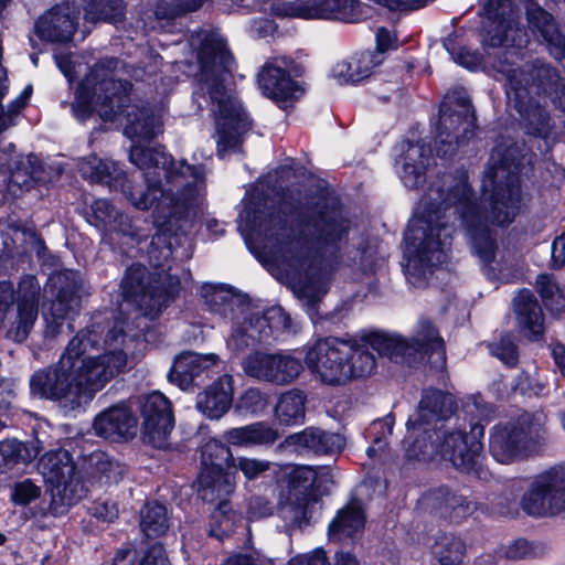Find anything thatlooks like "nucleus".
Wrapping results in <instances>:
<instances>
[{"instance_id": "nucleus-1", "label": "nucleus", "mask_w": 565, "mask_h": 565, "mask_svg": "<svg viewBox=\"0 0 565 565\" xmlns=\"http://www.w3.org/2000/svg\"><path fill=\"white\" fill-rule=\"evenodd\" d=\"M120 64L117 58L98 62L79 84L72 109L78 120H85L93 111L106 121L125 117L124 132L134 142L129 159L143 171L146 188L128 184L118 163L96 156L83 159L78 169L92 182L120 189L136 209L147 211L153 207L157 234L152 245L167 242L164 249L169 256L172 237L179 241V233L188 225L191 213L203 202L204 168L175 160L161 147L139 145L161 131V121L149 106L126 105L130 84L116 78Z\"/></svg>"}, {"instance_id": "nucleus-2", "label": "nucleus", "mask_w": 565, "mask_h": 565, "mask_svg": "<svg viewBox=\"0 0 565 565\" xmlns=\"http://www.w3.org/2000/svg\"><path fill=\"white\" fill-rule=\"evenodd\" d=\"M531 163L524 145H498L491 152L477 202L466 175L433 184L420 199L405 233V276L424 287L448 259L457 216L475 253L484 262L494 257L495 239L490 225L511 223L521 207L518 173Z\"/></svg>"}, {"instance_id": "nucleus-3", "label": "nucleus", "mask_w": 565, "mask_h": 565, "mask_svg": "<svg viewBox=\"0 0 565 565\" xmlns=\"http://www.w3.org/2000/svg\"><path fill=\"white\" fill-rule=\"evenodd\" d=\"M241 231L254 244L275 275L294 285L309 310L327 292L332 271L351 228L342 210L319 200L306 211L286 213L256 211L246 206L239 214Z\"/></svg>"}, {"instance_id": "nucleus-4", "label": "nucleus", "mask_w": 565, "mask_h": 565, "mask_svg": "<svg viewBox=\"0 0 565 565\" xmlns=\"http://www.w3.org/2000/svg\"><path fill=\"white\" fill-rule=\"evenodd\" d=\"M484 10L483 44L498 49L493 61L487 63L504 78L508 104L520 115L529 134L541 135L547 128L548 114L535 98L544 95L554 99L563 94L559 75L539 60L523 68L514 66L527 43V33L520 25V11L512 0H487Z\"/></svg>"}, {"instance_id": "nucleus-5", "label": "nucleus", "mask_w": 565, "mask_h": 565, "mask_svg": "<svg viewBox=\"0 0 565 565\" xmlns=\"http://www.w3.org/2000/svg\"><path fill=\"white\" fill-rule=\"evenodd\" d=\"M99 333L95 327L78 332L55 365L31 375V394L56 401L66 411H77L90 403L127 364V353L122 350L106 345L100 351Z\"/></svg>"}, {"instance_id": "nucleus-6", "label": "nucleus", "mask_w": 565, "mask_h": 565, "mask_svg": "<svg viewBox=\"0 0 565 565\" xmlns=\"http://www.w3.org/2000/svg\"><path fill=\"white\" fill-rule=\"evenodd\" d=\"M454 409L455 401L450 394L439 390L424 391L416 412L407 422V433L403 440L406 455L413 459H430L439 454L456 469L487 480L489 472L479 462L484 434L482 425H472L469 435L461 431L447 434L441 444L426 441L433 435L438 436V423L447 419Z\"/></svg>"}, {"instance_id": "nucleus-7", "label": "nucleus", "mask_w": 565, "mask_h": 565, "mask_svg": "<svg viewBox=\"0 0 565 565\" xmlns=\"http://www.w3.org/2000/svg\"><path fill=\"white\" fill-rule=\"evenodd\" d=\"M201 65L199 88L195 96L209 98L214 117L217 151L223 157L234 151L242 136L249 128V120L241 103L224 83L233 65V56L226 42L218 35H209L199 52Z\"/></svg>"}, {"instance_id": "nucleus-8", "label": "nucleus", "mask_w": 565, "mask_h": 565, "mask_svg": "<svg viewBox=\"0 0 565 565\" xmlns=\"http://www.w3.org/2000/svg\"><path fill=\"white\" fill-rule=\"evenodd\" d=\"M202 296L213 311L232 321V333L226 344L235 353L290 328V318L281 307L262 311L246 297L235 295L225 286L205 285Z\"/></svg>"}, {"instance_id": "nucleus-9", "label": "nucleus", "mask_w": 565, "mask_h": 565, "mask_svg": "<svg viewBox=\"0 0 565 565\" xmlns=\"http://www.w3.org/2000/svg\"><path fill=\"white\" fill-rule=\"evenodd\" d=\"M178 286L179 280L170 277L169 286L163 287L154 275L140 264H134L127 268L120 289L124 299L135 305L137 311L131 322L119 319L115 322L105 339V345L127 353L129 343L145 335V330L148 328L146 317L158 315L174 297Z\"/></svg>"}, {"instance_id": "nucleus-10", "label": "nucleus", "mask_w": 565, "mask_h": 565, "mask_svg": "<svg viewBox=\"0 0 565 565\" xmlns=\"http://www.w3.org/2000/svg\"><path fill=\"white\" fill-rule=\"evenodd\" d=\"M547 414L539 409L495 425L490 434L492 457L500 463H512L536 454L547 440Z\"/></svg>"}, {"instance_id": "nucleus-11", "label": "nucleus", "mask_w": 565, "mask_h": 565, "mask_svg": "<svg viewBox=\"0 0 565 565\" xmlns=\"http://www.w3.org/2000/svg\"><path fill=\"white\" fill-rule=\"evenodd\" d=\"M475 114L468 93L463 88L448 92L440 105L436 152L452 156L469 134H472Z\"/></svg>"}, {"instance_id": "nucleus-12", "label": "nucleus", "mask_w": 565, "mask_h": 565, "mask_svg": "<svg viewBox=\"0 0 565 565\" xmlns=\"http://www.w3.org/2000/svg\"><path fill=\"white\" fill-rule=\"evenodd\" d=\"M39 470L55 505L70 507L86 495V484L68 451L57 449L44 454L40 459Z\"/></svg>"}, {"instance_id": "nucleus-13", "label": "nucleus", "mask_w": 565, "mask_h": 565, "mask_svg": "<svg viewBox=\"0 0 565 565\" xmlns=\"http://www.w3.org/2000/svg\"><path fill=\"white\" fill-rule=\"evenodd\" d=\"M234 455L223 440L212 438L201 450L198 492L203 501L214 502L234 491V471L228 470Z\"/></svg>"}, {"instance_id": "nucleus-14", "label": "nucleus", "mask_w": 565, "mask_h": 565, "mask_svg": "<svg viewBox=\"0 0 565 565\" xmlns=\"http://www.w3.org/2000/svg\"><path fill=\"white\" fill-rule=\"evenodd\" d=\"M50 281L56 289V298L44 309L43 317L46 337L55 338L64 328L72 330L71 320L79 305L83 279L78 271L65 269L52 275Z\"/></svg>"}, {"instance_id": "nucleus-15", "label": "nucleus", "mask_w": 565, "mask_h": 565, "mask_svg": "<svg viewBox=\"0 0 565 565\" xmlns=\"http://www.w3.org/2000/svg\"><path fill=\"white\" fill-rule=\"evenodd\" d=\"M521 507L532 516H550L565 511V463L536 476L522 497Z\"/></svg>"}, {"instance_id": "nucleus-16", "label": "nucleus", "mask_w": 565, "mask_h": 565, "mask_svg": "<svg viewBox=\"0 0 565 565\" xmlns=\"http://www.w3.org/2000/svg\"><path fill=\"white\" fill-rule=\"evenodd\" d=\"M351 353L350 342L339 338H327L309 348L305 362L323 383L340 385L350 380L348 359Z\"/></svg>"}, {"instance_id": "nucleus-17", "label": "nucleus", "mask_w": 565, "mask_h": 565, "mask_svg": "<svg viewBox=\"0 0 565 565\" xmlns=\"http://www.w3.org/2000/svg\"><path fill=\"white\" fill-rule=\"evenodd\" d=\"M242 367L248 376L277 386L292 384L303 372L301 360L287 351L255 350L243 359Z\"/></svg>"}, {"instance_id": "nucleus-18", "label": "nucleus", "mask_w": 565, "mask_h": 565, "mask_svg": "<svg viewBox=\"0 0 565 565\" xmlns=\"http://www.w3.org/2000/svg\"><path fill=\"white\" fill-rule=\"evenodd\" d=\"M352 353L348 359V367L351 371L350 380L371 375L375 369V358L370 349L376 351L380 355L387 356L391 360H398L401 354H405L408 344L398 334H387L381 332L371 333L361 339V341L349 340Z\"/></svg>"}, {"instance_id": "nucleus-19", "label": "nucleus", "mask_w": 565, "mask_h": 565, "mask_svg": "<svg viewBox=\"0 0 565 565\" xmlns=\"http://www.w3.org/2000/svg\"><path fill=\"white\" fill-rule=\"evenodd\" d=\"M143 417V439L156 448H166L174 426L169 399L160 392H152L140 399Z\"/></svg>"}, {"instance_id": "nucleus-20", "label": "nucleus", "mask_w": 565, "mask_h": 565, "mask_svg": "<svg viewBox=\"0 0 565 565\" xmlns=\"http://www.w3.org/2000/svg\"><path fill=\"white\" fill-rule=\"evenodd\" d=\"M289 60L275 57L265 63L258 74V84L268 98L273 99L280 108H287V103L299 98L303 89L290 78L287 73Z\"/></svg>"}, {"instance_id": "nucleus-21", "label": "nucleus", "mask_w": 565, "mask_h": 565, "mask_svg": "<svg viewBox=\"0 0 565 565\" xmlns=\"http://www.w3.org/2000/svg\"><path fill=\"white\" fill-rule=\"evenodd\" d=\"M296 475L298 478L308 481L309 486L303 488L294 487L287 500L279 508V515L289 529H300L308 525L318 502L317 497L309 489L316 479L315 470L303 467L298 469Z\"/></svg>"}, {"instance_id": "nucleus-22", "label": "nucleus", "mask_w": 565, "mask_h": 565, "mask_svg": "<svg viewBox=\"0 0 565 565\" xmlns=\"http://www.w3.org/2000/svg\"><path fill=\"white\" fill-rule=\"evenodd\" d=\"M78 12L68 3L57 4L43 13L34 24L36 36L51 43L72 40L77 26Z\"/></svg>"}, {"instance_id": "nucleus-23", "label": "nucleus", "mask_w": 565, "mask_h": 565, "mask_svg": "<svg viewBox=\"0 0 565 565\" xmlns=\"http://www.w3.org/2000/svg\"><path fill=\"white\" fill-rule=\"evenodd\" d=\"M40 284L34 276L21 278L17 290L18 321L8 331V337L15 342L24 341L38 318V298Z\"/></svg>"}, {"instance_id": "nucleus-24", "label": "nucleus", "mask_w": 565, "mask_h": 565, "mask_svg": "<svg viewBox=\"0 0 565 565\" xmlns=\"http://www.w3.org/2000/svg\"><path fill=\"white\" fill-rule=\"evenodd\" d=\"M292 14L302 19H323L353 22L359 19V0H300Z\"/></svg>"}, {"instance_id": "nucleus-25", "label": "nucleus", "mask_w": 565, "mask_h": 565, "mask_svg": "<svg viewBox=\"0 0 565 565\" xmlns=\"http://www.w3.org/2000/svg\"><path fill=\"white\" fill-rule=\"evenodd\" d=\"M218 362L216 354H199L195 352H183L178 355L169 372V381L181 390H188L191 385L198 384L203 376H207L210 369Z\"/></svg>"}, {"instance_id": "nucleus-26", "label": "nucleus", "mask_w": 565, "mask_h": 565, "mask_svg": "<svg viewBox=\"0 0 565 565\" xmlns=\"http://www.w3.org/2000/svg\"><path fill=\"white\" fill-rule=\"evenodd\" d=\"M138 420L124 405L111 406L95 417L93 427L96 435L118 441L130 439L137 433Z\"/></svg>"}, {"instance_id": "nucleus-27", "label": "nucleus", "mask_w": 565, "mask_h": 565, "mask_svg": "<svg viewBox=\"0 0 565 565\" xmlns=\"http://www.w3.org/2000/svg\"><path fill=\"white\" fill-rule=\"evenodd\" d=\"M418 508L455 521L466 518L477 509L476 504L463 495L450 493L445 488L423 494L418 500Z\"/></svg>"}, {"instance_id": "nucleus-28", "label": "nucleus", "mask_w": 565, "mask_h": 565, "mask_svg": "<svg viewBox=\"0 0 565 565\" xmlns=\"http://www.w3.org/2000/svg\"><path fill=\"white\" fill-rule=\"evenodd\" d=\"M233 377L224 375L196 396V408L211 419H220L231 408Z\"/></svg>"}, {"instance_id": "nucleus-29", "label": "nucleus", "mask_w": 565, "mask_h": 565, "mask_svg": "<svg viewBox=\"0 0 565 565\" xmlns=\"http://www.w3.org/2000/svg\"><path fill=\"white\" fill-rule=\"evenodd\" d=\"M279 435L270 424L266 422H256L241 427H234L225 430L222 435L223 440L233 447L252 448L273 445Z\"/></svg>"}, {"instance_id": "nucleus-30", "label": "nucleus", "mask_w": 565, "mask_h": 565, "mask_svg": "<svg viewBox=\"0 0 565 565\" xmlns=\"http://www.w3.org/2000/svg\"><path fill=\"white\" fill-rule=\"evenodd\" d=\"M384 62L382 53L365 51L337 63L332 75L340 84L358 83L369 77L373 70Z\"/></svg>"}, {"instance_id": "nucleus-31", "label": "nucleus", "mask_w": 565, "mask_h": 565, "mask_svg": "<svg viewBox=\"0 0 565 565\" xmlns=\"http://www.w3.org/2000/svg\"><path fill=\"white\" fill-rule=\"evenodd\" d=\"M429 161L430 150L426 146L407 143L405 154L396 161L399 178L406 188L415 189L424 182Z\"/></svg>"}, {"instance_id": "nucleus-32", "label": "nucleus", "mask_w": 565, "mask_h": 565, "mask_svg": "<svg viewBox=\"0 0 565 565\" xmlns=\"http://www.w3.org/2000/svg\"><path fill=\"white\" fill-rule=\"evenodd\" d=\"M527 20L530 26L543 38L551 55L557 61L565 58V36L557 29L553 17L541 7L531 6L527 8Z\"/></svg>"}, {"instance_id": "nucleus-33", "label": "nucleus", "mask_w": 565, "mask_h": 565, "mask_svg": "<svg viewBox=\"0 0 565 565\" xmlns=\"http://www.w3.org/2000/svg\"><path fill=\"white\" fill-rule=\"evenodd\" d=\"M287 441L289 445L309 449L318 455H332L344 447V438L341 435L316 428H307L294 434Z\"/></svg>"}, {"instance_id": "nucleus-34", "label": "nucleus", "mask_w": 565, "mask_h": 565, "mask_svg": "<svg viewBox=\"0 0 565 565\" xmlns=\"http://www.w3.org/2000/svg\"><path fill=\"white\" fill-rule=\"evenodd\" d=\"M365 514L360 504L352 502L338 511L329 524V536L334 541L355 539L364 530Z\"/></svg>"}, {"instance_id": "nucleus-35", "label": "nucleus", "mask_w": 565, "mask_h": 565, "mask_svg": "<svg viewBox=\"0 0 565 565\" xmlns=\"http://www.w3.org/2000/svg\"><path fill=\"white\" fill-rule=\"evenodd\" d=\"M514 309L519 323L529 330V338L537 340L544 332L543 311L530 290H522L514 298Z\"/></svg>"}, {"instance_id": "nucleus-36", "label": "nucleus", "mask_w": 565, "mask_h": 565, "mask_svg": "<svg viewBox=\"0 0 565 565\" xmlns=\"http://www.w3.org/2000/svg\"><path fill=\"white\" fill-rule=\"evenodd\" d=\"M407 344L405 354H401V360H409L415 354H427L428 352L444 353V340L437 329L427 319L419 320L417 331L412 340L399 335Z\"/></svg>"}, {"instance_id": "nucleus-37", "label": "nucleus", "mask_w": 565, "mask_h": 565, "mask_svg": "<svg viewBox=\"0 0 565 565\" xmlns=\"http://www.w3.org/2000/svg\"><path fill=\"white\" fill-rule=\"evenodd\" d=\"M307 396L298 388L284 392L275 406V417L286 426L302 424L306 416Z\"/></svg>"}, {"instance_id": "nucleus-38", "label": "nucleus", "mask_w": 565, "mask_h": 565, "mask_svg": "<svg viewBox=\"0 0 565 565\" xmlns=\"http://www.w3.org/2000/svg\"><path fill=\"white\" fill-rule=\"evenodd\" d=\"M41 162L34 154H29L21 158L15 163V168L11 171L9 179V189L14 191L19 189L21 191L29 190L33 183L42 181L40 175Z\"/></svg>"}, {"instance_id": "nucleus-39", "label": "nucleus", "mask_w": 565, "mask_h": 565, "mask_svg": "<svg viewBox=\"0 0 565 565\" xmlns=\"http://www.w3.org/2000/svg\"><path fill=\"white\" fill-rule=\"evenodd\" d=\"M225 498L218 499L220 504L212 512L209 525V535L220 541L228 536L242 522V515L231 509Z\"/></svg>"}, {"instance_id": "nucleus-40", "label": "nucleus", "mask_w": 565, "mask_h": 565, "mask_svg": "<svg viewBox=\"0 0 565 565\" xmlns=\"http://www.w3.org/2000/svg\"><path fill=\"white\" fill-rule=\"evenodd\" d=\"M140 526L147 537H157L169 529L167 508L158 502H148L141 510Z\"/></svg>"}, {"instance_id": "nucleus-41", "label": "nucleus", "mask_w": 565, "mask_h": 565, "mask_svg": "<svg viewBox=\"0 0 565 565\" xmlns=\"http://www.w3.org/2000/svg\"><path fill=\"white\" fill-rule=\"evenodd\" d=\"M84 10L85 19L93 22L104 20L117 23L125 17L122 0H86Z\"/></svg>"}, {"instance_id": "nucleus-42", "label": "nucleus", "mask_w": 565, "mask_h": 565, "mask_svg": "<svg viewBox=\"0 0 565 565\" xmlns=\"http://www.w3.org/2000/svg\"><path fill=\"white\" fill-rule=\"evenodd\" d=\"M433 554L441 565H457L463 559L466 545L461 539L444 534L436 540Z\"/></svg>"}, {"instance_id": "nucleus-43", "label": "nucleus", "mask_w": 565, "mask_h": 565, "mask_svg": "<svg viewBox=\"0 0 565 565\" xmlns=\"http://www.w3.org/2000/svg\"><path fill=\"white\" fill-rule=\"evenodd\" d=\"M270 462L268 460L250 458L246 456H234L228 470L234 471V488L237 483V473L242 472L247 481L255 480L268 471Z\"/></svg>"}, {"instance_id": "nucleus-44", "label": "nucleus", "mask_w": 565, "mask_h": 565, "mask_svg": "<svg viewBox=\"0 0 565 565\" xmlns=\"http://www.w3.org/2000/svg\"><path fill=\"white\" fill-rule=\"evenodd\" d=\"M536 288L545 306L555 313H561L565 308V298L551 276L540 275L536 278Z\"/></svg>"}, {"instance_id": "nucleus-45", "label": "nucleus", "mask_w": 565, "mask_h": 565, "mask_svg": "<svg viewBox=\"0 0 565 565\" xmlns=\"http://www.w3.org/2000/svg\"><path fill=\"white\" fill-rule=\"evenodd\" d=\"M288 565H327V556L323 551L317 550L310 555H299L291 558ZM333 565H360V563L351 553L339 552L334 556Z\"/></svg>"}, {"instance_id": "nucleus-46", "label": "nucleus", "mask_w": 565, "mask_h": 565, "mask_svg": "<svg viewBox=\"0 0 565 565\" xmlns=\"http://www.w3.org/2000/svg\"><path fill=\"white\" fill-rule=\"evenodd\" d=\"M394 420L387 416L383 419L375 420L370 426L367 434L373 440V445L366 450L370 458L375 457L386 446V439L392 434Z\"/></svg>"}, {"instance_id": "nucleus-47", "label": "nucleus", "mask_w": 565, "mask_h": 565, "mask_svg": "<svg viewBox=\"0 0 565 565\" xmlns=\"http://www.w3.org/2000/svg\"><path fill=\"white\" fill-rule=\"evenodd\" d=\"M204 0H161L157 7L158 18H173L199 9Z\"/></svg>"}, {"instance_id": "nucleus-48", "label": "nucleus", "mask_w": 565, "mask_h": 565, "mask_svg": "<svg viewBox=\"0 0 565 565\" xmlns=\"http://www.w3.org/2000/svg\"><path fill=\"white\" fill-rule=\"evenodd\" d=\"M491 354L508 366H515L519 360L516 344L511 334H504L498 342L489 344Z\"/></svg>"}, {"instance_id": "nucleus-49", "label": "nucleus", "mask_w": 565, "mask_h": 565, "mask_svg": "<svg viewBox=\"0 0 565 565\" xmlns=\"http://www.w3.org/2000/svg\"><path fill=\"white\" fill-rule=\"evenodd\" d=\"M90 463L96 467L97 471L108 481H116L121 475L117 462L113 461L106 454L98 451L90 456Z\"/></svg>"}, {"instance_id": "nucleus-50", "label": "nucleus", "mask_w": 565, "mask_h": 565, "mask_svg": "<svg viewBox=\"0 0 565 565\" xmlns=\"http://www.w3.org/2000/svg\"><path fill=\"white\" fill-rule=\"evenodd\" d=\"M41 494V489L31 480H23L15 483L12 490V500L20 505H26L36 500Z\"/></svg>"}, {"instance_id": "nucleus-51", "label": "nucleus", "mask_w": 565, "mask_h": 565, "mask_svg": "<svg viewBox=\"0 0 565 565\" xmlns=\"http://www.w3.org/2000/svg\"><path fill=\"white\" fill-rule=\"evenodd\" d=\"M93 216L96 221V226H102L105 230L113 222L116 209L104 199L96 200L92 205Z\"/></svg>"}, {"instance_id": "nucleus-52", "label": "nucleus", "mask_w": 565, "mask_h": 565, "mask_svg": "<svg viewBox=\"0 0 565 565\" xmlns=\"http://www.w3.org/2000/svg\"><path fill=\"white\" fill-rule=\"evenodd\" d=\"M515 388L522 394L527 395H543L545 392V384L539 380L530 376L527 373L518 376Z\"/></svg>"}, {"instance_id": "nucleus-53", "label": "nucleus", "mask_w": 565, "mask_h": 565, "mask_svg": "<svg viewBox=\"0 0 565 565\" xmlns=\"http://www.w3.org/2000/svg\"><path fill=\"white\" fill-rule=\"evenodd\" d=\"M139 565H169L163 546L160 543L152 544L142 555Z\"/></svg>"}, {"instance_id": "nucleus-54", "label": "nucleus", "mask_w": 565, "mask_h": 565, "mask_svg": "<svg viewBox=\"0 0 565 565\" xmlns=\"http://www.w3.org/2000/svg\"><path fill=\"white\" fill-rule=\"evenodd\" d=\"M106 231L108 232H118L126 236H136L137 233L135 232L131 220L117 211L115 214L113 222L107 226Z\"/></svg>"}, {"instance_id": "nucleus-55", "label": "nucleus", "mask_w": 565, "mask_h": 565, "mask_svg": "<svg viewBox=\"0 0 565 565\" xmlns=\"http://www.w3.org/2000/svg\"><path fill=\"white\" fill-rule=\"evenodd\" d=\"M376 50L371 51L372 53H382V56L385 58V52L387 50L397 49L396 40L392 35V33L385 28H379L376 31Z\"/></svg>"}, {"instance_id": "nucleus-56", "label": "nucleus", "mask_w": 565, "mask_h": 565, "mask_svg": "<svg viewBox=\"0 0 565 565\" xmlns=\"http://www.w3.org/2000/svg\"><path fill=\"white\" fill-rule=\"evenodd\" d=\"M243 401L246 406L253 409V412L264 409L268 403L267 395L258 388H250L246 391Z\"/></svg>"}, {"instance_id": "nucleus-57", "label": "nucleus", "mask_w": 565, "mask_h": 565, "mask_svg": "<svg viewBox=\"0 0 565 565\" xmlns=\"http://www.w3.org/2000/svg\"><path fill=\"white\" fill-rule=\"evenodd\" d=\"M94 515L102 521L111 522L118 516V508L114 502H96L94 507Z\"/></svg>"}, {"instance_id": "nucleus-58", "label": "nucleus", "mask_w": 565, "mask_h": 565, "mask_svg": "<svg viewBox=\"0 0 565 565\" xmlns=\"http://www.w3.org/2000/svg\"><path fill=\"white\" fill-rule=\"evenodd\" d=\"M552 259L557 267H562L565 264V233L553 242Z\"/></svg>"}, {"instance_id": "nucleus-59", "label": "nucleus", "mask_w": 565, "mask_h": 565, "mask_svg": "<svg viewBox=\"0 0 565 565\" xmlns=\"http://www.w3.org/2000/svg\"><path fill=\"white\" fill-rule=\"evenodd\" d=\"M530 546L526 541H516L513 545L509 546L505 555L510 559H521L529 555Z\"/></svg>"}, {"instance_id": "nucleus-60", "label": "nucleus", "mask_w": 565, "mask_h": 565, "mask_svg": "<svg viewBox=\"0 0 565 565\" xmlns=\"http://www.w3.org/2000/svg\"><path fill=\"white\" fill-rule=\"evenodd\" d=\"M454 60L467 67V68H475L478 66V64L480 63V58L477 54L475 53H471L465 49H461L455 56H454Z\"/></svg>"}, {"instance_id": "nucleus-61", "label": "nucleus", "mask_w": 565, "mask_h": 565, "mask_svg": "<svg viewBox=\"0 0 565 565\" xmlns=\"http://www.w3.org/2000/svg\"><path fill=\"white\" fill-rule=\"evenodd\" d=\"M13 291L9 285H0V318L12 307Z\"/></svg>"}, {"instance_id": "nucleus-62", "label": "nucleus", "mask_w": 565, "mask_h": 565, "mask_svg": "<svg viewBox=\"0 0 565 565\" xmlns=\"http://www.w3.org/2000/svg\"><path fill=\"white\" fill-rule=\"evenodd\" d=\"M136 553L130 548L119 550L114 557V565H134Z\"/></svg>"}, {"instance_id": "nucleus-63", "label": "nucleus", "mask_w": 565, "mask_h": 565, "mask_svg": "<svg viewBox=\"0 0 565 565\" xmlns=\"http://www.w3.org/2000/svg\"><path fill=\"white\" fill-rule=\"evenodd\" d=\"M552 355L561 373L565 376V347L562 344L555 345Z\"/></svg>"}, {"instance_id": "nucleus-64", "label": "nucleus", "mask_w": 565, "mask_h": 565, "mask_svg": "<svg viewBox=\"0 0 565 565\" xmlns=\"http://www.w3.org/2000/svg\"><path fill=\"white\" fill-rule=\"evenodd\" d=\"M224 565H258L257 562L248 555H235L224 563Z\"/></svg>"}]
</instances>
